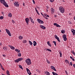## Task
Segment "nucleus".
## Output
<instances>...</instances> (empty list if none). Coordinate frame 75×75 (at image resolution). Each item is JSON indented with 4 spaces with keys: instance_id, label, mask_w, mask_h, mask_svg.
<instances>
[{
    "instance_id": "5701e85b",
    "label": "nucleus",
    "mask_w": 75,
    "mask_h": 75,
    "mask_svg": "<svg viewBox=\"0 0 75 75\" xmlns=\"http://www.w3.org/2000/svg\"><path fill=\"white\" fill-rule=\"evenodd\" d=\"M6 74L8 75H10V72L8 70L6 71Z\"/></svg>"
},
{
    "instance_id": "2eb2a0df",
    "label": "nucleus",
    "mask_w": 75,
    "mask_h": 75,
    "mask_svg": "<svg viewBox=\"0 0 75 75\" xmlns=\"http://www.w3.org/2000/svg\"><path fill=\"white\" fill-rule=\"evenodd\" d=\"M33 43L34 46H36V45H37V42H36L35 41H33Z\"/></svg>"
},
{
    "instance_id": "aec40b11",
    "label": "nucleus",
    "mask_w": 75,
    "mask_h": 75,
    "mask_svg": "<svg viewBox=\"0 0 75 75\" xmlns=\"http://www.w3.org/2000/svg\"><path fill=\"white\" fill-rule=\"evenodd\" d=\"M18 38L19 40H22L23 38V37L21 36H20Z\"/></svg>"
},
{
    "instance_id": "13d9d810",
    "label": "nucleus",
    "mask_w": 75,
    "mask_h": 75,
    "mask_svg": "<svg viewBox=\"0 0 75 75\" xmlns=\"http://www.w3.org/2000/svg\"><path fill=\"white\" fill-rule=\"evenodd\" d=\"M54 17H57V15H55L54 16Z\"/></svg>"
},
{
    "instance_id": "bf43d9fd",
    "label": "nucleus",
    "mask_w": 75,
    "mask_h": 75,
    "mask_svg": "<svg viewBox=\"0 0 75 75\" xmlns=\"http://www.w3.org/2000/svg\"><path fill=\"white\" fill-rule=\"evenodd\" d=\"M3 57H6V55H3Z\"/></svg>"
},
{
    "instance_id": "5fc2aeb1",
    "label": "nucleus",
    "mask_w": 75,
    "mask_h": 75,
    "mask_svg": "<svg viewBox=\"0 0 75 75\" xmlns=\"http://www.w3.org/2000/svg\"><path fill=\"white\" fill-rule=\"evenodd\" d=\"M1 68L2 70L4 71V68L3 67H2Z\"/></svg>"
},
{
    "instance_id": "f8f14e48",
    "label": "nucleus",
    "mask_w": 75,
    "mask_h": 75,
    "mask_svg": "<svg viewBox=\"0 0 75 75\" xmlns=\"http://www.w3.org/2000/svg\"><path fill=\"white\" fill-rule=\"evenodd\" d=\"M51 11L52 13H54V12H55V9H54L53 8H51Z\"/></svg>"
},
{
    "instance_id": "6e6552de",
    "label": "nucleus",
    "mask_w": 75,
    "mask_h": 75,
    "mask_svg": "<svg viewBox=\"0 0 75 75\" xmlns=\"http://www.w3.org/2000/svg\"><path fill=\"white\" fill-rule=\"evenodd\" d=\"M63 38L64 40L65 41H66L67 40V35H63Z\"/></svg>"
},
{
    "instance_id": "4468645a",
    "label": "nucleus",
    "mask_w": 75,
    "mask_h": 75,
    "mask_svg": "<svg viewBox=\"0 0 75 75\" xmlns=\"http://www.w3.org/2000/svg\"><path fill=\"white\" fill-rule=\"evenodd\" d=\"M40 27L41 28H42V29H43L44 30H45L46 28H45V27H44V26L43 25H41Z\"/></svg>"
},
{
    "instance_id": "4d7b16f0",
    "label": "nucleus",
    "mask_w": 75,
    "mask_h": 75,
    "mask_svg": "<svg viewBox=\"0 0 75 75\" xmlns=\"http://www.w3.org/2000/svg\"><path fill=\"white\" fill-rule=\"evenodd\" d=\"M0 67H1V68L3 67V66H2V65L1 64V65H0Z\"/></svg>"
},
{
    "instance_id": "f3484780",
    "label": "nucleus",
    "mask_w": 75,
    "mask_h": 75,
    "mask_svg": "<svg viewBox=\"0 0 75 75\" xmlns=\"http://www.w3.org/2000/svg\"><path fill=\"white\" fill-rule=\"evenodd\" d=\"M8 16L10 17H12V14L11 13H9L8 14Z\"/></svg>"
},
{
    "instance_id": "dca6fc26",
    "label": "nucleus",
    "mask_w": 75,
    "mask_h": 75,
    "mask_svg": "<svg viewBox=\"0 0 75 75\" xmlns=\"http://www.w3.org/2000/svg\"><path fill=\"white\" fill-rule=\"evenodd\" d=\"M47 44L49 46H50V47H51V43H50V41H48L47 42Z\"/></svg>"
},
{
    "instance_id": "ddd939ff",
    "label": "nucleus",
    "mask_w": 75,
    "mask_h": 75,
    "mask_svg": "<svg viewBox=\"0 0 75 75\" xmlns=\"http://www.w3.org/2000/svg\"><path fill=\"white\" fill-rule=\"evenodd\" d=\"M9 47H10V48H11V50H15V47H14L11 45H10L9 46Z\"/></svg>"
},
{
    "instance_id": "09e8293b",
    "label": "nucleus",
    "mask_w": 75,
    "mask_h": 75,
    "mask_svg": "<svg viewBox=\"0 0 75 75\" xmlns=\"http://www.w3.org/2000/svg\"><path fill=\"white\" fill-rule=\"evenodd\" d=\"M70 65L71 66H72V62H71L70 63Z\"/></svg>"
},
{
    "instance_id": "7ed1b4c3",
    "label": "nucleus",
    "mask_w": 75,
    "mask_h": 75,
    "mask_svg": "<svg viewBox=\"0 0 75 75\" xmlns=\"http://www.w3.org/2000/svg\"><path fill=\"white\" fill-rule=\"evenodd\" d=\"M23 59V58H19L18 59H16L14 61V62L16 63H18L19 62L21 61H22Z\"/></svg>"
},
{
    "instance_id": "f03ea898",
    "label": "nucleus",
    "mask_w": 75,
    "mask_h": 75,
    "mask_svg": "<svg viewBox=\"0 0 75 75\" xmlns=\"http://www.w3.org/2000/svg\"><path fill=\"white\" fill-rule=\"evenodd\" d=\"M59 10L62 13H64L65 12V9L62 7L60 6L59 8Z\"/></svg>"
},
{
    "instance_id": "6ab92c4d",
    "label": "nucleus",
    "mask_w": 75,
    "mask_h": 75,
    "mask_svg": "<svg viewBox=\"0 0 75 75\" xmlns=\"http://www.w3.org/2000/svg\"><path fill=\"white\" fill-rule=\"evenodd\" d=\"M7 47H4L3 49L4 50V51H7Z\"/></svg>"
},
{
    "instance_id": "ea45409f",
    "label": "nucleus",
    "mask_w": 75,
    "mask_h": 75,
    "mask_svg": "<svg viewBox=\"0 0 75 75\" xmlns=\"http://www.w3.org/2000/svg\"><path fill=\"white\" fill-rule=\"evenodd\" d=\"M57 40L58 41H59V42H61V41H60V40H59V38H58L57 39Z\"/></svg>"
},
{
    "instance_id": "2f4dec72",
    "label": "nucleus",
    "mask_w": 75,
    "mask_h": 75,
    "mask_svg": "<svg viewBox=\"0 0 75 75\" xmlns=\"http://www.w3.org/2000/svg\"><path fill=\"white\" fill-rule=\"evenodd\" d=\"M18 57H21V53H18Z\"/></svg>"
},
{
    "instance_id": "473e14b6",
    "label": "nucleus",
    "mask_w": 75,
    "mask_h": 75,
    "mask_svg": "<svg viewBox=\"0 0 75 75\" xmlns=\"http://www.w3.org/2000/svg\"><path fill=\"white\" fill-rule=\"evenodd\" d=\"M27 72H28V74H29V75H31V72H30V70L29 71H28Z\"/></svg>"
},
{
    "instance_id": "4be33fe9",
    "label": "nucleus",
    "mask_w": 75,
    "mask_h": 75,
    "mask_svg": "<svg viewBox=\"0 0 75 75\" xmlns=\"http://www.w3.org/2000/svg\"><path fill=\"white\" fill-rule=\"evenodd\" d=\"M18 67H19L21 69H22V70L23 69V67H22V66H21V65L19 64L18 65Z\"/></svg>"
},
{
    "instance_id": "58836bf2",
    "label": "nucleus",
    "mask_w": 75,
    "mask_h": 75,
    "mask_svg": "<svg viewBox=\"0 0 75 75\" xmlns=\"http://www.w3.org/2000/svg\"><path fill=\"white\" fill-rule=\"evenodd\" d=\"M47 50L48 51H50V52H51L52 51L51 50L49 49H47Z\"/></svg>"
},
{
    "instance_id": "9b49d317",
    "label": "nucleus",
    "mask_w": 75,
    "mask_h": 75,
    "mask_svg": "<svg viewBox=\"0 0 75 75\" xmlns=\"http://www.w3.org/2000/svg\"><path fill=\"white\" fill-rule=\"evenodd\" d=\"M71 31L72 33H73V35H75V30L74 29H72L71 30Z\"/></svg>"
},
{
    "instance_id": "a878e982",
    "label": "nucleus",
    "mask_w": 75,
    "mask_h": 75,
    "mask_svg": "<svg viewBox=\"0 0 75 75\" xmlns=\"http://www.w3.org/2000/svg\"><path fill=\"white\" fill-rule=\"evenodd\" d=\"M29 44H30V45H32L33 43L32 42H31V41L29 40Z\"/></svg>"
},
{
    "instance_id": "9d476101",
    "label": "nucleus",
    "mask_w": 75,
    "mask_h": 75,
    "mask_svg": "<svg viewBox=\"0 0 75 75\" xmlns=\"http://www.w3.org/2000/svg\"><path fill=\"white\" fill-rule=\"evenodd\" d=\"M29 18L31 22V23H32L33 24H34V21H33V19L31 17H29Z\"/></svg>"
},
{
    "instance_id": "72a5a7b5",
    "label": "nucleus",
    "mask_w": 75,
    "mask_h": 75,
    "mask_svg": "<svg viewBox=\"0 0 75 75\" xmlns=\"http://www.w3.org/2000/svg\"><path fill=\"white\" fill-rule=\"evenodd\" d=\"M61 32L62 33V34H64V33H65V30H61Z\"/></svg>"
},
{
    "instance_id": "39448f33",
    "label": "nucleus",
    "mask_w": 75,
    "mask_h": 75,
    "mask_svg": "<svg viewBox=\"0 0 75 75\" xmlns=\"http://www.w3.org/2000/svg\"><path fill=\"white\" fill-rule=\"evenodd\" d=\"M25 21L27 23V25H28V23L30 21V19L28 18H26L25 19Z\"/></svg>"
},
{
    "instance_id": "c9c22d12",
    "label": "nucleus",
    "mask_w": 75,
    "mask_h": 75,
    "mask_svg": "<svg viewBox=\"0 0 75 75\" xmlns=\"http://www.w3.org/2000/svg\"><path fill=\"white\" fill-rule=\"evenodd\" d=\"M3 18H4V17L3 16H1L0 17V19H1V20H3Z\"/></svg>"
},
{
    "instance_id": "6e6d98bb",
    "label": "nucleus",
    "mask_w": 75,
    "mask_h": 75,
    "mask_svg": "<svg viewBox=\"0 0 75 75\" xmlns=\"http://www.w3.org/2000/svg\"><path fill=\"white\" fill-rule=\"evenodd\" d=\"M73 67L75 68V64H73Z\"/></svg>"
},
{
    "instance_id": "de8ad7c7",
    "label": "nucleus",
    "mask_w": 75,
    "mask_h": 75,
    "mask_svg": "<svg viewBox=\"0 0 75 75\" xmlns=\"http://www.w3.org/2000/svg\"><path fill=\"white\" fill-rule=\"evenodd\" d=\"M26 71H27V72L28 71H30V70H29V69H28L27 68H26Z\"/></svg>"
},
{
    "instance_id": "c756f323",
    "label": "nucleus",
    "mask_w": 75,
    "mask_h": 75,
    "mask_svg": "<svg viewBox=\"0 0 75 75\" xmlns=\"http://www.w3.org/2000/svg\"><path fill=\"white\" fill-rule=\"evenodd\" d=\"M52 42L53 43H54V45H57V43L55 41H53Z\"/></svg>"
},
{
    "instance_id": "774afa93",
    "label": "nucleus",
    "mask_w": 75,
    "mask_h": 75,
    "mask_svg": "<svg viewBox=\"0 0 75 75\" xmlns=\"http://www.w3.org/2000/svg\"><path fill=\"white\" fill-rule=\"evenodd\" d=\"M74 3H75V0L74 1Z\"/></svg>"
},
{
    "instance_id": "7c9ffc66",
    "label": "nucleus",
    "mask_w": 75,
    "mask_h": 75,
    "mask_svg": "<svg viewBox=\"0 0 75 75\" xmlns=\"http://www.w3.org/2000/svg\"><path fill=\"white\" fill-rule=\"evenodd\" d=\"M44 16H46V17H50V16L46 14H45Z\"/></svg>"
},
{
    "instance_id": "052dcab7",
    "label": "nucleus",
    "mask_w": 75,
    "mask_h": 75,
    "mask_svg": "<svg viewBox=\"0 0 75 75\" xmlns=\"http://www.w3.org/2000/svg\"><path fill=\"white\" fill-rule=\"evenodd\" d=\"M35 10H36V11H38V10H37V8H35Z\"/></svg>"
},
{
    "instance_id": "f257e3e1",
    "label": "nucleus",
    "mask_w": 75,
    "mask_h": 75,
    "mask_svg": "<svg viewBox=\"0 0 75 75\" xmlns=\"http://www.w3.org/2000/svg\"><path fill=\"white\" fill-rule=\"evenodd\" d=\"M25 62L27 65H30L31 64V59L28 58L25 60Z\"/></svg>"
},
{
    "instance_id": "0eeeda50",
    "label": "nucleus",
    "mask_w": 75,
    "mask_h": 75,
    "mask_svg": "<svg viewBox=\"0 0 75 75\" xmlns=\"http://www.w3.org/2000/svg\"><path fill=\"white\" fill-rule=\"evenodd\" d=\"M37 20L38 22V23L40 24H43L44 23V22L43 21L41 20L40 19H38Z\"/></svg>"
},
{
    "instance_id": "a18cd8bd",
    "label": "nucleus",
    "mask_w": 75,
    "mask_h": 75,
    "mask_svg": "<svg viewBox=\"0 0 75 75\" xmlns=\"http://www.w3.org/2000/svg\"><path fill=\"white\" fill-rule=\"evenodd\" d=\"M12 23H13V24H14V23H15V21H14V20H12Z\"/></svg>"
},
{
    "instance_id": "69168bd1",
    "label": "nucleus",
    "mask_w": 75,
    "mask_h": 75,
    "mask_svg": "<svg viewBox=\"0 0 75 75\" xmlns=\"http://www.w3.org/2000/svg\"><path fill=\"white\" fill-rule=\"evenodd\" d=\"M74 20L75 21V16L74 18Z\"/></svg>"
},
{
    "instance_id": "c85d7f7f",
    "label": "nucleus",
    "mask_w": 75,
    "mask_h": 75,
    "mask_svg": "<svg viewBox=\"0 0 75 75\" xmlns=\"http://www.w3.org/2000/svg\"><path fill=\"white\" fill-rule=\"evenodd\" d=\"M46 74L47 75H50V73L48 71H46Z\"/></svg>"
},
{
    "instance_id": "680f3d73",
    "label": "nucleus",
    "mask_w": 75,
    "mask_h": 75,
    "mask_svg": "<svg viewBox=\"0 0 75 75\" xmlns=\"http://www.w3.org/2000/svg\"><path fill=\"white\" fill-rule=\"evenodd\" d=\"M46 7L47 8H49V7L48 6H46Z\"/></svg>"
},
{
    "instance_id": "e2e57ef3",
    "label": "nucleus",
    "mask_w": 75,
    "mask_h": 75,
    "mask_svg": "<svg viewBox=\"0 0 75 75\" xmlns=\"http://www.w3.org/2000/svg\"><path fill=\"white\" fill-rule=\"evenodd\" d=\"M45 19H47V20H48V18H47V17H45Z\"/></svg>"
},
{
    "instance_id": "e433bc0d",
    "label": "nucleus",
    "mask_w": 75,
    "mask_h": 75,
    "mask_svg": "<svg viewBox=\"0 0 75 75\" xmlns=\"http://www.w3.org/2000/svg\"><path fill=\"white\" fill-rule=\"evenodd\" d=\"M72 54L74 55H75V52H74V51L73 50L72 51Z\"/></svg>"
},
{
    "instance_id": "f704fd0d",
    "label": "nucleus",
    "mask_w": 75,
    "mask_h": 75,
    "mask_svg": "<svg viewBox=\"0 0 75 75\" xmlns=\"http://www.w3.org/2000/svg\"><path fill=\"white\" fill-rule=\"evenodd\" d=\"M27 40H23V43H26L27 42Z\"/></svg>"
},
{
    "instance_id": "3c124183",
    "label": "nucleus",
    "mask_w": 75,
    "mask_h": 75,
    "mask_svg": "<svg viewBox=\"0 0 75 75\" xmlns=\"http://www.w3.org/2000/svg\"><path fill=\"white\" fill-rule=\"evenodd\" d=\"M56 27H59V25L58 24H57Z\"/></svg>"
},
{
    "instance_id": "423d86ee",
    "label": "nucleus",
    "mask_w": 75,
    "mask_h": 75,
    "mask_svg": "<svg viewBox=\"0 0 75 75\" xmlns=\"http://www.w3.org/2000/svg\"><path fill=\"white\" fill-rule=\"evenodd\" d=\"M13 3L15 5L14 6H16V7H19V4L18 2L15 1Z\"/></svg>"
},
{
    "instance_id": "1a4fd4ad",
    "label": "nucleus",
    "mask_w": 75,
    "mask_h": 75,
    "mask_svg": "<svg viewBox=\"0 0 75 75\" xmlns=\"http://www.w3.org/2000/svg\"><path fill=\"white\" fill-rule=\"evenodd\" d=\"M3 4L6 7H8V5L7 4L5 1V2Z\"/></svg>"
},
{
    "instance_id": "a211bd4d",
    "label": "nucleus",
    "mask_w": 75,
    "mask_h": 75,
    "mask_svg": "<svg viewBox=\"0 0 75 75\" xmlns=\"http://www.w3.org/2000/svg\"><path fill=\"white\" fill-rule=\"evenodd\" d=\"M0 1L1 3L3 4L4 2H5V0H0Z\"/></svg>"
},
{
    "instance_id": "a19ab883",
    "label": "nucleus",
    "mask_w": 75,
    "mask_h": 75,
    "mask_svg": "<svg viewBox=\"0 0 75 75\" xmlns=\"http://www.w3.org/2000/svg\"><path fill=\"white\" fill-rule=\"evenodd\" d=\"M54 37L55 38H56V39H57V38H59L58 37V36H57L56 35H55Z\"/></svg>"
},
{
    "instance_id": "bb28decb",
    "label": "nucleus",
    "mask_w": 75,
    "mask_h": 75,
    "mask_svg": "<svg viewBox=\"0 0 75 75\" xmlns=\"http://www.w3.org/2000/svg\"><path fill=\"white\" fill-rule=\"evenodd\" d=\"M65 62H66L67 63H68V64H69V61H68V60H67V59H66L65 60Z\"/></svg>"
},
{
    "instance_id": "cd10ccee",
    "label": "nucleus",
    "mask_w": 75,
    "mask_h": 75,
    "mask_svg": "<svg viewBox=\"0 0 75 75\" xmlns=\"http://www.w3.org/2000/svg\"><path fill=\"white\" fill-rule=\"evenodd\" d=\"M70 58L71 59H72V60H73V61H75V59H74V58H73L72 56H70Z\"/></svg>"
},
{
    "instance_id": "0e129e2a",
    "label": "nucleus",
    "mask_w": 75,
    "mask_h": 75,
    "mask_svg": "<svg viewBox=\"0 0 75 75\" xmlns=\"http://www.w3.org/2000/svg\"><path fill=\"white\" fill-rule=\"evenodd\" d=\"M25 4H24V3H23V6H25Z\"/></svg>"
},
{
    "instance_id": "412c9836",
    "label": "nucleus",
    "mask_w": 75,
    "mask_h": 75,
    "mask_svg": "<svg viewBox=\"0 0 75 75\" xmlns=\"http://www.w3.org/2000/svg\"><path fill=\"white\" fill-rule=\"evenodd\" d=\"M15 51L17 52H20V51L19 50H18L17 49H15Z\"/></svg>"
},
{
    "instance_id": "864d4df0",
    "label": "nucleus",
    "mask_w": 75,
    "mask_h": 75,
    "mask_svg": "<svg viewBox=\"0 0 75 75\" xmlns=\"http://www.w3.org/2000/svg\"><path fill=\"white\" fill-rule=\"evenodd\" d=\"M53 70L54 71H57V70H56V69L55 68L53 69Z\"/></svg>"
},
{
    "instance_id": "393cba45",
    "label": "nucleus",
    "mask_w": 75,
    "mask_h": 75,
    "mask_svg": "<svg viewBox=\"0 0 75 75\" xmlns=\"http://www.w3.org/2000/svg\"><path fill=\"white\" fill-rule=\"evenodd\" d=\"M52 74L53 75H58L56 73H55L54 72H52Z\"/></svg>"
},
{
    "instance_id": "79ce46f5",
    "label": "nucleus",
    "mask_w": 75,
    "mask_h": 75,
    "mask_svg": "<svg viewBox=\"0 0 75 75\" xmlns=\"http://www.w3.org/2000/svg\"><path fill=\"white\" fill-rule=\"evenodd\" d=\"M46 61L48 64H50V61H48V59H47Z\"/></svg>"
},
{
    "instance_id": "37998d69",
    "label": "nucleus",
    "mask_w": 75,
    "mask_h": 75,
    "mask_svg": "<svg viewBox=\"0 0 75 75\" xmlns=\"http://www.w3.org/2000/svg\"><path fill=\"white\" fill-rule=\"evenodd\" d=\"M51 3H53L54 0H49Z\"/></svg>"
},
{
    "instance_id": "49530a36",
    "label": "nucleus",
    "mask_w": 75,
    "mask_h": 75,
    "mask_svg": "<svg viewBox=\"0 0 75 75\" xmlns=\"http://www.w3.org/2000/svg\"><path fill=\"white\" fill-rule=\"evenodd\" d=\"M53 24H54V25H55V26L56 25V26H57V23H54Z\"/></svg>"
},
{
    "instance_id": "603ef678",
    "label": "nucleus",
    "mask_w": 75,
    "mask_h": 75,
    "mask_svg": "<svg viewBox=\"0 0 75 75\" xmlns=\"http://www.w3.org/2000/svg\"><path fill=\"white\" fill-rule=\"evenodd\" d=\"M65 73H66V74H67V75H68V73L67 72V71H65Z\"/></svg>"
},
{
    "instance_id": "8fccbe9b",
    "label": "nucleus",
    "mask_w": 75,
    "mask_h": 75,
    "mask_svg": "<svg viewBox=\"0 0 75 75\" xmlns=\"http://www.w3.org/2000/svg\"><path fill=\"white\" fill-rule=\"evenodd\" d=\"M36 12L37 13V14H38V15H40V13H39L38 12V11H36Z\"/></svg>"
},
{
    "instance_id": "20e7f679",
    "label": "nucleus",
    "mask_w": 75,
    "mask_h": 75,
    "mask_svg": "<svg viewBox=\"0 0 75 75\" xmlns=\"http://www.w3.org/2000/svg\"><path fill=\"white\" fill-rule=\"evenodd\" d=\"M5 30L6 31L7 33V34L9 35V36H11V33H10V31H9L7 29H6Z\"/></svg>"
},
{
    "instance_id": "4c0bfd02",
    "label": "nucleus",
    "mask_w": 75,
    "mask_h": 75,
    "mask_svg": "<svg viewBox=\"0 0 75 75\" xmlns=\"http://www.w3.org/2000/svg\"><path fill=\"white\" fill-rule=\"evenodd\" d=\"M51 68L52 69H54L55 68V67L52 66H51Z\"/></svg>"
},
{
    "instance_id": "b1692460",
    "label": "nucleus",
    "mask_w": 75,
    "mask_h": 75,
    "mask_svg": "<svg viewBox=\"0 0 75 75\" xmlns=\"http://www.w3.org/2000/svg\"><path fill=\"white\" fill-rule=\"evenodd\" d=\"M59 54H60V57H62V53L61 52H59Z\"/></svg>"
},
{
    "instance_id": "c03bdc74",
    "label": "nucleus",
    "mask_w": 75,
    "mask_h": 75,
    "mask_svg": "<svg viewBox=\"0 0 75 75\" xmlns=\"http://www.w3.org/2000/svg\"><path fill=\"white\" fill-rule=\"evenodd\" d=\"M32 1H33V4H35V1H34V0H32Z\"/></svg>"
},
{
    "instance_id": "338daca9",
    "label": "nucleus",
    "mask_w": 75,
    "mask_h": 75,
    "mask_svg": "<svg viewBox=\"0 0 75 75\" xmlns=\"http://www.w3.org/2000/svg\"><path fill=\"white\" fill-rule=\"evenodd\" d=\"M41 13V14L42 16H43V14H42V12Z\"/></svg>"
}]
</instances>
